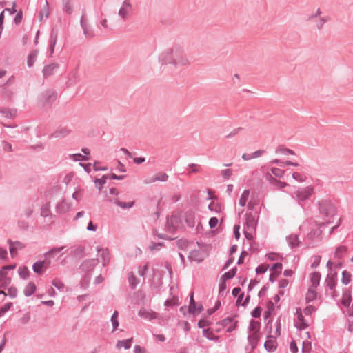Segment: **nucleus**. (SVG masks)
<instances>
[{
  "mask_svg": "<svg viewBox=\"0 0 353 353\" xmlns=\"http://www.w3.org/2000/svg\"><path fill=\"white\" fill-rule=\"evenodd\" d=\"M63 249H64V247H59V248H53L50 252L46 253V256H53L56 255L57 254L59 253Z\"/></svg>",
  "mask_w": 353,
  "mask_h": 353,
  "instance_id": "42",
  "label": "nucleus"
},
{
  "mask_svg": "<svg viewBox=\"0 0 353 353\" xmlns=\"http://www.w3.org/2000/svg\"><path fill=\"white\" fill-rule=\"evenodd\" d=\"M232 174V170L231 169H225L222 171V175L225 179L230 178Z\"/></svg>",
  "mask_w": 353,
  "mask_h": 353,
  "instance_id": "53",
  "label": "nucleus"
},
{
  "mask_svg": "<svg viewBox=\"0 0 353 353\" xmlns=\"http://www.w3.org/2000/svg\"><path fill=\"white\" fill-rule=\"evenodd\" d=\"M168 178V176L166 173L158 172V173L155 174L154 175L146 179L144 181V183L146 184H149V183H155L157 181H167Z\"/></svg>",
  "mask_w": 353,
  "mask_h": 353,
  "instance_id": "8",
  "label": "nucleus"
},
{
  "mask_svg": "<svg viewBox=\"0 0 353 353\" xmlns=\"http://www.w3.org/2000/svg\"><path fill=\"white\" fill-rule=\"evenodd\" d=\"M257 213L256 212H247L245 214V224L249 230H253L255 228L257 222Z\"/></svg>",
  "mask_w": 353,
  "mask_h": 353,
  "instance_id": "6",
  "label": "nucleus"
},
{
  "mask_svg": "<svg viewBox=\"0 0 353 353\" xmlns=\"http://www.w3.org/2000/svg\"><path fill=\"white\" fill-rule=\"evenodd\" d=\"M105 182H106V177L105 176L101 179H97L94 181L96 185L98 186L99 189L101 188V187L103 186V185H104L105 183Z\"/></svg>",
  "mask_w": 353,
  "mask_h": 353,
  "instance_id": "47",
  "label": "nucleus"
},
{
  "mask_svg": "<svg viewBox=\"0 0 353 353\" xmlns=\"http://www.w3.org/2000/svg\"><path fill=\"white\" fill-rule=\"evenodd\" d=\"M50 264V262L49 261H47L46 260H43V261H38L37 263H35L33 266H32V268H33V270L34 272L37 273V274H42V272H43V268H48V265Z\"/></svg>",
  "mask_w": 353,
  "mask_h": 353,
  "instance_id": "12",
  "label": "nucleus"
},
{
  "mask_svg": "<svg viewBox=\"0 0 353 353\" xmlns=\"http://www.w3.org/2000/svg\"><path fill=\"white\" fill-rule=\"evenodd\" d=\"M296 314L297 319L294 321L295 327L299 330H303L309 326V319H306L301 308H296Z\"/></svg>",
  "mask_w": 353,
  "mask_h": 353,
  "instance_id": "4",
  "label": "nucleus"
},
{
  "mask_svg": "<svg viewBox=\"0 0 353 353\" xmlns=\"http://www.w3.org/2000/svg\"><path fill=\"white\" fill-rule=\"evenodd\" d=\"M57 69V65L56 64L46 65L43 69V74L45 77H48L52 74Z\"/></svg>",
  "mask_w": 353,
  "mask_h": 353,
  "instance_id": "22",
  "label": "nucleus"
},
{
  "mask_svg": "<svg viewBox=\"0 0 353 353\" xmlns=\"http://www.w3.org/2000/svg\"><path fill=\"white\" fill-rule=\"evenodd\" d=\"M80 24H81V28H83V32L85 34V35L86 37H90L91 36V34L88 31V29L87 28V24H86V21H85V19L84 18V15L83 14L81 17V19H80Z\"/></svg>",
  "mask_w": 353,
  "mask_h": 353,
  "instance_id": "31",
  "label": "nucleus"
},
{
  "mask_svg": "<svg viewBox=\"0 0 353 353\" xmlns=\"http://www.w3.org/2000/svg\"><path fill=\"white\" fill-rule=\"evenodd\" d=\"M36 290H37L36 284L32 281H30L24 287L23 292L26 296H30L35 292Z\"/></svg>",
  "mask_w": 353,
  "mask_h": 353,
  "instance_id": "14",
  "label": "nucleus"
},
{
  "mask_svg": "<svg viewBox=\"0 0 353 353\" xmlns=\"http://www.w3.org/2000/svg\"><path fill=\"white\" fill-rule=\"evenodd\" d=\"M74 161L86 160V157L82 156L81 154H76L72 156Z\"/></svg>",
  "mask_w": 353,
  "mask_h": 353,
  "instance_id": "61",
  "label": "nucleus"
},
{
  "mask_svg": "<svg viewBox=\"0 0 353 353\" xmlns=\"http://www.w3.org/2000/svg\"><path fill=\"white\" fill-rule=\"evenodd\" d=\"M134 352V353H145V350L139 345H136Z\"/></svg>",
  "mask_w": 353,
  "mask_h": 353,
  "instance_id": "64",
  "label": "nucleus"
},
{
  "mask_svg": "<svg viewBox=\"0 0 353 353\" xmlns=\"http://www.w3.org/2000/svg\"><path fill=\"white\" fill-rule=\"evenodd\" d=\"M320 279H321L320 273H319L317 272H314L311 274L310 281H311V283H312L313 288H315L319 283Z\"/></svg>",
  "mask_w": 353,
  "mask_h": 353,
  "instance_id": "23",
  "label": "nucleus"
},
{
  "mask_svg": "<svg viewBox=\"0 0 353 353\" xmlns=\"http://www.w3.org/2000/svg\"><path fill=\"white\" fill-rule=\"evenodd\" d=\"M97 251L101 252L100 256L102 258V263L103 265L108 264L110 261V254L107 249L98 248Z\"/></svg>",
  "mask_w": 353,
  "mask_h": 353,
  "instance_id": "18",
  "label": "nucleus"
},
{
  "mask_svg": "<svg viewBox=\"0 0 353 353\" xmlns=\"http://www.w3.org/2000/svg\"><path fill=\"white\" fill-rule=\"evenodd\" d=\"M351 280V274L347 271H343L342 274V282L344 284H348Z\"/></svg>",
  "mask_w": 353,
  "mask_h": 353,
  "instance_id": "37",
  "label": "nucleus"
},
{
  "mask_svg": "<svg viewBox=\"0 0 353 353\" xmlns=\"http://www.w3.org/2000/svg\"><path fill=\"white\" fill-rule=\"evenodd\" d=\"M17 8V2L13 1L12 3V7L10 8H6L4 9L5 11H8L10 15H12L15 14L18 10L16 9Z\"/></svg>",
  "mask_w": 353,
  "mask_h": 353,
  "instance_id": "44",
  "label": "nucleus"
},
{
  "mask_svg": "<svg viewBox=\"0 0 353 353\" xmlns=\"http://www.w3.org/2000/svg\"><path fill=\"white\" fill-rule=\"evenodd\" d=\"M237 326V321H233L230 325L228 326L227 332H231L236 329Z\"/></svg>",
  "mask_w": 353,
  "mask_h": 353,
  "instance_id": "57",
  "label": "nucleus"
},
{
  "mask_svg": "<svg viewBox=\"0 0 353 353\" xmlns=\"http://www.w3.org/2000/svg\"><path fill=\"white\" fill-rule=\"evenodd\" d=\"M132 341V338L127 340L119 341L117 344V348L119 350L121 349L122 347L125 349H129L131 347Z\"/></svg>",
  "mask_w": 353,
  "mask_h": 353,
  "instance_id": "20",
  "label": "nucleus"
},
{
  "mask_svg": "<svg viewBox=\"0 0 353 353\" xmlns=\"http://www.w3.org/2000/svg\"><path fill=\"white\" fill-rule=\"evenodd\" d=\"M36 57L35 53H31L28 59V66H32L34 63V59Z\"/></svg>",
  "mask_w": 353,
  "mask_h": 353,
  "instance_id": "56",
  "label": "nucleus"
},
{
  "mask_svg": "<svg viewBox=\"0 0 353 353\" xmlns=\"http://www.w3.org/2000/svg\"><path fill=\"white\" fill-rule=\"evenodd\" d=\"M316 294L315 288H310L305 296L307 302H310L314 300L316 298Z\"/></svg>",
  "mask_w": 353,
  "mask_h": 353,
  "instance_id": "21",
  "label": "nucleus"
},
{
  "mask_svg": "<svg viewBox=\"0 0 353 353\" xmlns=\"http://www.w3.org/2000/svg\"><path fill=\"white\" fill-rule=\"evenodd\" d=\"M249 196L250 191L248 190H243L239 199V205L241 208L244 207L249 199Z\"/></svg>",
  "mask_w": 353,
  "mask_h": 353,
  "instance_id": "17",
  "label": "nucleus"
},
{
  "mask_svg": "<svg viewBox=\"0 0 353 353\" xmlns=\"http://www.w3.org/2000/svg\"><path fill=\"white\" fill-rule=\"evenodd\" d=\"M121 7L125 8L128 10H132V6L129 0H124Z\"/></svg>",
  "mask_w": 353,
  "mask_h": 353,
  "instance_id": "59",
  "label": "nucleus"
},
{
  "mask_svg": "<svg viewBox=\"0 0 353 353\" xmlns=\"http://www.w3.org/2000/svg\"><path fill=\"white\" fill-rule=\"evenodd\" d=\"M328 17H320L319 21L316 23L318 29H321L323 25L328 21Z\"/></svg>",
  "mask_w": 353,
  "mask_h": 353,
  "instance_id": "49",
  "label": "nucleus"
},
{
  "mask_svg": "<svg viewBox=\"0 0 353 353\" xmlns=\"http://www.w3.org/2000/svg\"><path fill=\"white\" fill-rule=\"evenodd\" d=\"M261 324L256 321H252L248 328V340L252 349H254L261 339V334L260 332Z\"/></svg>",
  "mask_w": 353,
  "mask_h": 353,
  "instance_id": "1",
  "label": "nucleus"
},
{
  "mask_svg": "<svg viewBox=\"0 0 353 353\" xmlns=\"http://www.w3.org/2000/svg\"><path fill=\"white\" fill-rule=\"evenodd\" d=\"M272 185H274L276 189L281 190L285 188L288 185V184L285 182H282L279 180H276L275 183L273 184Z\"/></svg>",
  "mask_w": 353,
  "mask_h": 353,
  "instance_id": "50",
  "label": "nucleus"
},
{
  "mask_svg": "<svg viewBox=\"0 0 353 353\" xmlns=\"http://www.w3.org/2000/svg\"><path fill=\"white\" fill-rule=\"evenodd\" d=\"M345 252H346V248L345 247H344V246L339 247L336 250V254L338 255L339 256H340L341 254H343V253H344Z\"/></svg>",
  "mask_w": 353,
  "mask_h": 353,
  "instance_id": "60",
  "label": "nucleus"
},
{
  "mask_svg": "<svg viewBox=\"0 0 353 353\" xmlns=\"http://www.w3.org/2000/svg\"><path fill=\"white\" fill-rule=\"evenodd\" d=\"M263 153V151L262 150H257V151H255L253 153L251 154V157L253 159V158H258L259 157H261Z\"/></svg>",
  "mask_w": 353,
  "mask_h": 353,
  "instance_id": "62",
  "label": "nucleus"
},
{
  "mask_svg": "<svg viewBox=\"0 0 353 353\" xmlns=\"http://www.w3.org/2000/svg\"><path fill=\"white\" fill-rule=\"evenodd\" d=\"M139 314L140 316L149 321H152L158 317V314L150 310L142 309L139 311Z\"/></svg>",
  "mask_w": 353,
  "mask_h": 353,
  "instance_id": "11",
  "label": "nucleus"
},
{
  "mask_svg": "<svg viewBox=\"0 0 353 353\" xmlns=\"http://www.w3.org/2000/svg\"><path fill=\"white\" fill-rule=\"evenodd\" d=\"M52 285L59 289L62 288L63 287V283H62L61 281L58 280H54L52 281Z\"/></svg>",
  "mask_w": 353,
  "mask_h": 353,
  "instance_id": "63",
  "label": "nucleus"
},
{
  "mask_svg": "<svg viewBox=\"0 0 353 353\" xmlns=\"http://www.w3.org/2000/svg\"><path fill=\"white\" fill-rule=\"evenodd\" d=\"M15 17L13 19V23L18 26L19 25L23 20V10L22 9H19L16 13Z\"/></svg>",
  "mask_w": 353,
  "mask_h": 353,
  "instance_id": "30",
  "label": "nucleus"
},
{
  "mask_svg": "<svg viewBox=\"0 0 353 353\" xmlns=\"http://www.w3.org/2000/svg\"><path fill=\"white\" fill-rule=\"evenodd\" d=\"M218 224V219L216 217H212L209 221V225L211 228H215Z\"/></svg>",
  "mask_w": 353,
  "mask_h": 353,
  "instance_id": "54",
  "label": "nucleus"
},
{
  "mask_svg": "<svg viewBox=\"0 0 353 353\" xmlns=\"http://www.w3.org/2000/svg\"><path fill=\"white\" fill-rule=\"evenodd\" d=\"M18 272L19 276L23 279H28L30 275V272L28 269L27 268V267L25 266L20 267L18 270Z\"/></svg>",
  "mask_w": 353,
  "mask_h": 353,
  "instance_id": "29",
  "label": "nucleus"
},
{
  "mask_svg": "<svg viewBox=\"0 0 353 353\" xmlns=\"http://www.w3.org/2000/svg\"><path fill=\"white\" fill-rule=\"evenodd\" d=\"M282 268L283 265L281 263H276L272 265V267L270 268L272 273L270 275V280L272 282L274 281L277 279L281 272Z\"/></svg>",
  "mask_w": 353,
  "mask_h": 353,
  "instance_id": "9",
  "label": "nucleus"
},
{
  "mask_svg": "<svg viewBox=\"0 0 353 353\" xmlns=\"http://www.w3.org/2000/svg\"><path fill=\"white\" fill-rule=\"evenodd\" d=\"M63 12H66L68 14H71L72 12V7L70 4V1H65L63 3Z\"/></svg>",
  "mask_w": 353,
  "mask_h": 353,
  "instance_id": "35",
  "label": "nucleus"
},
{
  "mask_svg": "<svg viewBox=\"0 0 353 353\" xmlns=\"http://www.w3.org/2000/svg\"><path fill=\"white\" fill-rule=\"evenodd\" d=\"M351 301L352 297L350 293H344L341 300L342 304L345 307H348L351 303Z\"/></svg>",
  "mask_w": 353,
  "mask_h": 353,
  "instance_id": "28",
  "label": "nucleus"
},
{
  "mask_svg": "<svg viewBox=\"0 0 353 353\" xmlns=\"http://www.w3.org/2000/svg\"><path fill=\"white\" fill-rule=\"evenodd\" d=\"M304 339L302 342V350L303 353H310L312 345L311 343L309 341L310 339V334L309 332H304L303 336L302 337Z\"/></svg>",
  "mask_w": 353,
  "mask_h": 353,
  "instance_id": "10",
  "label": "nucleus"
},
{
  "mask_svg": "<svg viewBox=\"0 0 353 353\" xmlns=\"http://www.w3.org/2000/svg\"><path fill=\"white\" fill-rule=\"evenodd\" d=\"M271 173L276 177L281 178L283 176L285 172L281 169L272 168L271 169Z\"/></svg>",
  "mask_w": 353,
  "mask_h": 353,
  "instance_id": "36",
  "label": "nucleus"
},
{
  "mask_svg": "<svg viewBox=\"0 0 353 353\" xmlns=\"http://www.w3.org/2000/svg\"><path fill=\"white\" fill-rule=\"evenodd\" d=\"M41 10H43V13H45V17L48 18L50 15V8L48 2L47 1H46V3Z\"/></svg>",
  "mask_w": 353,
  "mask_h": 353,
  "instance_id": "51",
  "label": "nucleus"
},
{
  "mask_svg": "<svg viewBox=\"0 0 353 353\" xmlns=\"http://www.w3.org/2000/svg\"><path fill=\"white\" fill-rule=\"evenodd\" d=\"M59 28L57 26H54L52 28L48 44H57L59 34Z\"/></svg>",
  "mask_w": 353,
  "mask_h": 353,
  "instance_id": "15",
  "label": "nucleus"
},
{
  "mask_svg": "<svg viewBox=\"0 0 353 353\" xmlns=\"http://www.w3.org/2000/svg\"><path fill=\"white\" fill-rule=\"evenodd\" d=\"M99 263V260L97 259H92L89 261H86L83 263V266L86 268V269H88L90 268H93L94 266H95L97 263Z\"/></svg>",
  "mask_w": 353,
  "mask_h": 353,
  "instance_id": "32",
  "label": "nucleus"
},
{
  "mask_svg": "<svg viewBox=\"0 0 353 353\" xmlns=\"http://www.w3.org/2000/svg\"><path fill=\"white\" fill-rule=\"evenodd\" d=\"M336 273L330 274L327 279L328 286L332 289L336 285Z\"/></svg>",
  "mask_w": 353,
  "mask_h": 353,
  "instance_id": "27",
  "label": "nucleus"
},
{
  "mask_svg": "<svg viewBox=\"0 0 353 353\" xmlns=\"http://www.w3.org/2000/svg\"><path fill=\"white\" fill-rule=\"evenodd\" d=\"M316 311V308L312 305H309L305 308L303 313L306 316H311Z\"/></svg>",
  "mask_w": 353,
  "mask_h": 353,
  "instance_id": "39",
  "label": "nucleus"
},
{
  "mask_svg": "<svg viewBox=\"0 0 353 353\" xmlns=\"http://www.w3.org/2000/svg\"><path fill=\"white\" fill-rule=\"evenodd\" d=\"M118 312L115 311L112 316L111 321L113 326V330H115L117 327L119 326V321H118Z\"/></svg>",
  "mask_w": 353,
  "mask_h": 353,
  "instance_id": "34",
  "label": "nucleus"
},
{
  "mask_svg": "<svg viewBox=\"0 0 353 353\" xmlns=\"http://www.w3.org/2000/svg\"><path fill=\"white\" fill-rule=\"evenodd\" d=\"M179 219L176 215H172L169 217L166 222V230L168 232L172 233L179 227Z\"/></svg>",
  "mask_w": 353,
  "mask_h": 353,
  "instance_id": "7",
  "label": "nucleus"
},
{
  "mask_svg": "<svg viewBox=\"0 0 353 353\" xmlns=\"http://www.w3.org/2000/svg\"><path fill=\"white\" fill-rule=\"evenodd\" d=\"M177 301H178V299L176 297H173L170 300H167L165 302V305L167 307L176 305L178 304Z\"/></svg>",
  "mask_w": 353,
  "mask_h": 353,
  "instance_id": "48",
  "label": "nucleus"
},
{
  "mask_svg": "<svg viewBox=\"0 0 353 353\" xmlns=\"http://www.w3.org/2000/svg\"><path fill=\"white\" fill-rule=\"evenodd\" d=\"M289 243L292 248L299 245L298 237L296 235H291L288 238Z\"/></svg>",
  "mask_w": 353,
  "mask_h": 353,
  "instance_id": "38",
  "label": "nucleus"
},
{
  "mask_svg": "<svg viewBox=\"0 0 353 353\" xmlns=\"http://www.w3.org/2000/svg\"><path fill=\"white\" fill-rule=\"evenodd\" d=\"M7 294H8V296H9L11 298L16 297L17 294V288L14 287V286L10 287L8 288V290Z\"/></svg>",
  "mask_w": 353,
  "mask_h": 353,
  "instance_id": "40",
  "label": "nucleus"
},
{
  "mask_svg": "<svg viewBox=\"0 0 353 353\" xmlns=\"http://www.w3.org/2000/svg\"><path fill=\"white\" fill-rule=\"evenodd\" d=\"M209 209L211 211H214V212H221V210L223 209V207L221 206V205L218 201H212L209 204Z\"/></svg>",
  "mask_w": 353,
  "mask_h": 353,
  "instance_id": "25",
  "label": "nucleus"
},
{
  "mask_svg": "<svg viewBox=\"0 0 353 353\" xmlns=\"http://www.w3.org/2000/svg\"><path fill=\"white\" fill-rule=\"evenodd\" d=\"M12 305V303H8L4 304L0 308V317L2 316L7 311H8Z\"/></svg>",
  "mask_w": 353,
  "mask_h": 353,
  "instance_id": "43",
  "label": "nucleus"
},
{
  "mask_svg": "<svg viewBox=\"0 0 353 353\" xmlns=\"http://www.w3.org/2000/svg\"><path fill=\"white\" fill-rule=\"evenodd\" d=\"M267 257L271 261H277L280 258L279 255L276 253H269L267 254Z\"/></svg>",
  "mask_w": 353,
  "mask_h": 353,
  "instance_id": "52",
  "label": "nucleus"
},
{
  "mask_svg": "<svg viewBox=\"0 0 353 353\" xmlns=\"http://www.w3.org/2000/svg\"><path fill=\"white\" fill-rule=\"evenodd\" d=\"M266 179L269 183L272 185L274 184L277 179L274 178L270 173L266 174Z\"/></svg>",
  "mask_w": 353,
  "mask_h": 353,
  "instance_id": "58",
  "label": "nucleus"
},
{
  "mask_svg": "<svg viewBox=\"0 0 353 353\" xmlns=\"http://www.w3.org/2000/svg\"><path fill=\"white\" fill-rule=\"evenodd\" d=\"M16 268V265H10L4 266L0 270V283L2 286H7L11 282V278L7 277L8 270H13Z\"/></svg>",
  "mask_w": 353,
  "mask_h": 353,
  "instance_id": "5",
  "label": "nucleus"
},
{
  "mask_svg": "<svg viewBox=\"0 0 353 353\" xmlns=\"http://www.w3.org/2000/svg\"><path fill=\"white\" fill-rule=\"evenodd\" d=\"M208 256V248L205 245H197L196 248L190 251V259L200 263Z\"/></svg>",
  "mask_w": 353,
  "mask_h": 353,
  "instance_id": "2",
  "label": "nucleus"
},
{
  "mask_svg": "<svg viewBox=\"0 0 353 353\" xmlns=\"http://www.w3.org/2000/svg\"><path fill=\"white\" fill-rule=\"evenodd\" d=\"M261 313V308L260 307H256L252 312V315L253 317L257 318L259 317Z\"/></svg>",
  "mask_w": 353,
  "mask_h": 353,
  "instance_id": "55",
  "label": "nucleus"
},
{
  "mask_svg": "<svg viewBox=\"0 0 353 353\" xmlns=\"http://www.w3.org/2000/svg\"><path fill=\"white\" fill-rule=\"evenodd\" d=\"M128 9L125 8H123V7H121L119 10V15L123 19H125L126 18H128Z\"/></svg>",
  "mask_w": 353,
  "mask_h": 353,
  "instance_id": "45",
  "label": "nucleus"
},
{
  "mask_svg": "<svg viewBox=\"0 0 353 353\" xmlns=\"http://www.w3.org/2000/svg\"><path fill=\"white\" fill-rule=\"evenodd\" d=\"M314 192V188L311 185L299 188L294 192V198L298 203H301L308 199Z\"/></svg>",
  "mask_w": 353,
  "mask_h": 353,
  "instance_id": "3",
  "label": "nucleus"
},
{
  "mask_svg": "<svg viewBox=\"0 0 353 353\" xmlns=\"http://www.w3.org/2000/svg\"><path fill=\"white\" fill-rule=\"evenodd\" d=\"M303 334H300L298 336V339H294L291 343H290V350L294 352V353H296L298 352V347H297V345H296V342H301V343L303 342V341L304 339H303Z\"/></svg>",
  "mask_w": 353,
  "mask_h": 353,
  "instance_id": "19",
  "label": "nucleus"
},
{
  "mask_svg": "<svg viewBox=\"0 0 353 353\" xmlns=\"http://www.w3.org/2000/svg\"><path fill=\"white\" fill-rule=\"evenodd\" d=\"M21 246L19 243H10V252L12 257H15L18 249H21Z\"/></svg>",
  "mask_w": 353,
  "mask_h": 353,
  "instance_id": "24",
  "label": "nucleus"
},
{
  "mask_svg": "<svg viewBox=\"0 0 353 353\" xmlns=\"http://www.w3.org/2000/svg\"><path fill=\"white\" fill-rule=\"evenodd\" d=\"M235 275V270H232L228 272H225L221 277V280L226 281L233 278Z\"/></svg>",
  "mask_w": 353,
  "mask_h": 353,
  "instance_id": "41",
  "label": "nucleus"
},
{
  "mask_svg": "<svg viewBox=\"0 0 353 353\" xmlns=\"http://www.w3.org/2000/svg\"><path fill=\"white\" fill-rule=\"evenodd\" d=\"M264 346L269 352L274 351L276 348V341L275 338L272 336H268L265 342Z\"/></svg>",
  "mask_w": 353,
  "mask_h": 353,
  "instance_id": "13",
  "label": "nucleus"
},
{
  "mask_svg": "<svg viewBox=\"0 0 353 353\" xmlns=\"http://www.w3.org/2000/svg\"><path fill=\"white\" fill-rule=\"evenodd\" d=\"M196 303H195V301L194 300L193 293L192 292L190 294V306H189V309H188L190 313H192L194 314H197L201 312L202 305H199L198 310H194V306H196Z\"/></svg>",
  "mask_w": 353,
  "mask_h": 353,
  "instance_id": "16",
  "label": "nucleus"
},
{
  "mask_svg": "<svg viewBox=\"0 0 353 353\" xmlns=\"http://www.w3.org/2000/svg\"><path fill=\"white\" fill-rule=\"evenodd\" d=\"M114 203L119 205V207L122 208H130L131 207L133 206L134 205V201H130V202H121L119 201H118L117 199H115L114 200Z\"/></svg>",
  "mask_w": 353,
  "mask_h": 353,
  "instance_id": "33",
  "label": "nucleus"
},
{
  "mask_svg": "<svg viewBox=\"0 0 353 353\" xmlns=\"http://www.w3.org/2000/svg\"><path fill=\"white\" fill-rule=\"evenodd\" d=\"M269 268V265L266 264H261L256 269V272L258 274H262L265 272Z\"/></svg>",
  "mask_w": 353,
  "mask_h": 353,
  "instance_id": "46",
  "label": "nucleus"
},
{
  "mask_svg": "<svg viewBox=\"0 0 353 353\" xmlns=\"http://www.w3.org/2000/svg\"><path fill=\"white\" fill-rule=\"evenodd\" d=\"M292 177L295 181L299 183H303L307 180V177L303 173H300L297 172L292 173Z\"/></svg>",
  "mask_w": 353,
  "mask_h": 353,
  "instance_id": "26",
  "label": "nucleus"
}]
</instances>
